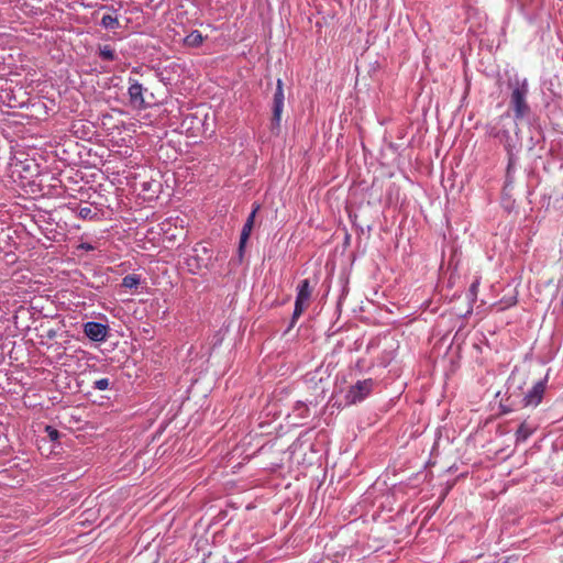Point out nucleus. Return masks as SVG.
I'll list each match as a JSON object with an SVG mask.
<instances>
[{
	"label": "nucleus",
	"mask_w": 563,
	"mask_h": 563,
	"mask_svg": "<svg viewBox=\"0 0 563 563\" xmlns=\"http://www.w3.org/2000/svg\"><path fill=\"white\" fill-rule=\"evenodd\" d=\"M478 285H479V282H478V279H476V280H474V282L472 283V285H471V287H470V290H471V292H472L474 296H476V294H477Z\"/></svg>",
	"instance_id": "nucleus-17"
},
{
	"label": "nucleus",
	"mask_w": 563,
	"mask_h": 563,
	"mask_svg": "<svg viewBox=\"0 0 563 563\" xmlns=\"http://www.w3.org/2000/svg\"><path fill=\"white\" fill-rule=\"evenodd\" d=\"M260 208H261V206L258 203H253L252 212L249 214L246 222L243 225L241 236H240V243H239V255L241 258L243 256V252H244L246 242L252 233L255 217H256V213L260 210Z\"/></svg>",
	"instance_id": "nucleus-5"
},
{
	"label": "nucleus",
	"mask_w": 563,
	"mask_h": 563,
	"mask_svg": "<svg viewBox=\"0 0 563 563\" xmlns=\"http://www.w3.org/2000/svg\"><path fill=\"white\" fill-rule=\"evenodd\" d=\"M84 333L95 342H103L108 335V325L89 321L84 324Z\"/></svg>",
	"instance_id": "nucleus-7"
},
{
	"label": "nucleus",
	"mask_w": 563,
	"mask_h": 563,
	"mask_svg": "<svg viewBox=\"0 0 563 563\" xmlns=\"http://www.w3.org/2000/svg\"><path fill=\"white\" fill-rule=\"evenodd\" d=\"M284 89H283V81L282 79L277 80L276 90L273 98V118H272V124L273 126H279L280 120H282V112L284 109Z\"/></svg>",
	"instance_id": "nucleus-4"
},
{
	"label": "nucleus",
	"mask_w": 563,
	"mask_h": 563,
	"mask_svg": "<svg viewBox=\"0 0 563 563\" xmlns=\"http://www.w3.org/2000/svg\"><path fill=\"white\" fill-rule=\"evenodd\" d=\"M203 43L201 32L195 30L184 38V44L189 47H199Z\"/></svg>",
	"instance_id": "nucleus-10"
},
{
	"label": "nucleus",
	"mask_w": 563,
	"mask_h": 563,
	"mask_svg": "<svg viewBox=\"0 0 563 563\" xmlns=\"http://www.w3.org/2000/svg\"><path fill=\"white\" fill-rule=\"evenodd\" d=\"M374 380L372 378L357 380L350 387L345 395L346 402L354 405L364 400L373 390Z\"/></svg>",
	"instance_id": "nucleus-2"
},
{
	"label": "nucleus",
	"mask_w": 563,
	"mask_h": 563,
	"mask_svg": "<svg viewBox=\"0 0 563 563\" xmlns=\"http://www.w3.org/2000/svg\"><path fill=\"white\" fill-rule=\"evenodd\" d=\"M45 431L51 441L55 442L59 439V431L51 426L45 427Z\"/></svg>",
	"instance_id": "nucleus-15"
},
{
	"label": "nucleus",
	"mask_w": 563,
	"mask_h": 563,
	"mask_svg": "<svg viewBox=\"0 0 563 563\" xmlns=\"http://www.w3.org/2000/svg\"><path fill=\"white\" fill-rule=\"evenodd\" d=\"M139 284H140V277L134 274L126 275L122 279V286L125 288H130V289L135 288V287H137Z\"/></svg>",
	"instance_id": "nucleus-13"
},
{
	"label": "nucleus",
	"mask_w": 563,
	"mask_h": 563,
	"mask_svg": "<svg viewBox=\"0 0 563 563\" xmlns=\"http://www.w3.org/2000/svg\"><path fill=\"white\" fill-rule=\"evenodd\" d=\"M528 89L525 85L512 90L510 102L517 119L523 118L529 112V106L526 101Z\"/></svg>",
	"instance_id": "nucleus-3"
},
{
	"label": "nucleus",
	"mask_w": 563,
	"mask_h": 563,
	"mask_svg": "<svg viewBox=\"0 0 563 563\" xmlns=\"http://www.w3.org/2000/svg\"><path fill=\"white\" fill-rule=\"evenodd\" d=\"M312 295V287L309 279L301 280L297 286V296L295 301V309L291 317L290 327H294L296 321L309 307Z\"/></svg>",
	"instance_id": "nucleus-1"
},
{
	"label": "nucleus",
	"mask_w": 563,
	"mask_h": 563,
	"mask_svg": "<svg viewBox=\"0 0 563 563\" xmlns=\"http://www.w3.org/2000/svg\"><path fill=\"white\" fill-rule=\"evenodd\" d=\"M78 216L81 219L87 220V219H93L97 216V213L93 212L90 207H82L79 209Z\"/></svg>",
	"instance_id": "nucleus-14"
},
{
	"label": "nucleus",
	"mask_w": 563,
	"mask_h": 563,
	"mask_svg": "<svg viewBox=\"0 0 563 563\" xmlns=\"http://www.w3.org/2000/svg\"><path fill=\"white\" fill-rule=\"evenodd\" d=\"M101 25L104 27V29H111V30H114V29H118L120 27V23H119V20L117 16H113L111 14H104L101 19Z\"/></svg>",
	"instance_id": "nucleus-11"
},
{
	"label": "nucleus",
	"mask_w": 563,
	"mask_h": 563,
	"mask_svg": "<svg viewBox=\"0 0 563 563\" xmlns=\"http://www.w3.org/2000/svg\"><path fill=\"white\" fill-rule=\"evenodd\" d=\"M99 56L103 60H114L115 52L110 45H104V46L99 47Z\"/></svg>",
	"instance_id": "nucleus-12"
},
{
	"label": "nucleus",
	"mask_w": 563,
	"mask_h": 563,
	"mask_svg": "<svg viewBox=\"0 0 563 563\" xmlns=\"http://www.w3.org/2000/svg\"><path fill=\"white\" fill-rule=\"evenodd\" d=\"M145 89L137 80L130 79V86L128 89L130 102L134 108L145 109L146 103L143 97Z\"/></svg>",
	"instance_id": "nucleus-8"
},
{
	"label": "nucleus",
	"mask_w": 563,
	"mask_h": 563,
	"mask_svg": "<svg viewBox=\"0 0 563 563\" xmlns=\"http://www.w3.org/2000/svg\"><path fill=\"white\" fill-rule=\"evenodd\" d=\"M545 380H539L522 398V407H537L544 395Z\"/></svg>",
	"instance_id": "nucleus-6"
},
{
	"label": "nucleus",
	"mask_w": 563,
	"mask_h": 563,
	"mask_svg": "<svg viewBox=\"0 0 563 563\" xmlns=\"http://www.w3.org/2000/svg\"><path fill=\"white\" fill-rule=\"evenodd\" d=\"M537 430V426L525 420L516 431V442H526Z\"/></svg>",
	"instance_id": "nucleus-9"
},
{
	"label": "nucleus",
	"mask_w": 563,
	"mask_h": 563,
	"mask_svg": "<svg viewBox=\"0 0 563 563\" xmlns=\"http://www.w3.org/2000/svg\"><path fill=\"white\" fill-rule=\"evenodd\" d=\"M109 385L110 380L108 378H100L93 383V387L98 390H106L108 389Z\"/></svg>",
	"instance_id": "nucleus-16"
},
{
	"label": "nucleus",
	"mask_w": 563,
	"mask_h": 563,
	"mask_svg": "<svg viewBox=\"0 0 563 563\" xmlns=\"http://www.w3.org/2000/svg\"><path fill=\"white\" fill-rule=\"evenodd\" d=\"M79 249L86 250V251H92L93 246L88 243H82L79 245Z\"/></svg>",
	"instance_id": "nucleus-18"
}]
</instances>
